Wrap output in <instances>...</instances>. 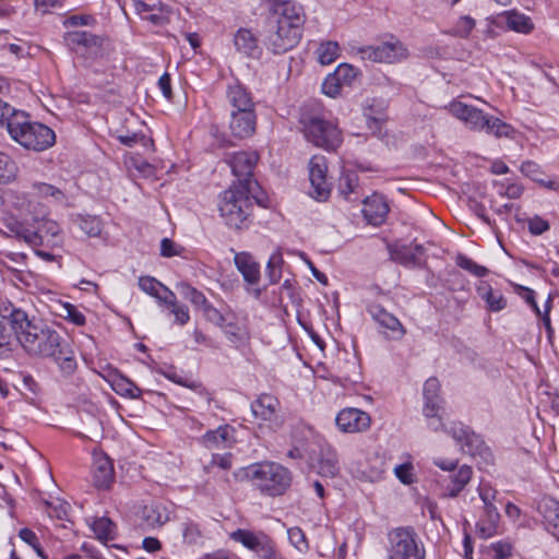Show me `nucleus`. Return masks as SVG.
<instances>
[{
  "label": "nucleus",
  "instance_id": "nucleus-1",
  "mask_svg": "<svg viewBox=\"0 0 559 559\" xmlns=\"http://www.w3.org/2000/svg\"><path fill=\"white\" fill-rule=\"evenodd\" d=\"M12 205L23 215V221L11 218L5 224L16 238L34 248L62 245L63 235L59 224L47 217V207L35 195L16 192Z\"/></svg>",
  "mask_w": 559,
  "mask_h": 559
},
{
  "label": "nucleus",
  "instance_id": "nucleus-2",
  "mask_svg": "<svg viewBox=\"0 0 559 559\" xmlns=\"http://www.w3.org/2000/svg\"><path fill=\"white\" fill-rule=\"evenodd\" d=\"M14 321L21 322L17 340L28 354L52 358L66 377L76 370L72 348L56 330L41 321L28 320L21 311L14 314Z\"/></svg>",
  "mask_w": 559,
  "mask_h": 559
},
{
  "label": "nucleus",
  "instance_id": "nucleus-3",
  "mask_svg": "<svg viewBox=\"0 0 559 559\" xmlns=\"http://www.w3.org/2000/svg\"><path fill=\"white\" fill-rule=\"evenodd\" d=\"M262 204L263 199L259 191L250 188H239L236 183L225 190L218 200V211L226 226L241 229L248 226V217L252 209V201Z\"/></svg>",
  "mask_w": 559,
  "mask_h": 559
},
{
  "label": "nucleus",
  "instance_id": "nucleus-4",
  "mask_svg": "<svg viewBox=\"0 0 559 559\" xmlns=\"http://www.w3.org/2000/svg\"><path fill=\"white\" fill-rule=\"evenodd\" d=\"M447 109L471 131L484 132L498 139L510 138L514 132L511 124L461 100H452Z\"/></svg>",
  "mask_w": 559,
  "mask_h": 559
},
{
  "label": "nucleus",
  "instance_id": "nucleus-5",
  "mask_svg": "<svg viewBox=\"0 0 559 559\" xmlns=\"http://www.w3.org/2000/svg\"><path fill=\"white\" fill-rule=\"evenodd\" d=\"M245 474L264 496H283L292 485L293 476L288 468L275 462H261L245 468Z\"/></svg>",
  "mask_w": 559,
  "mask_h": 559
},
{
  "label": "nucleus",
  "instance_id": "nucleus-6",
  "mask_svg": "<svg viewBox=\"0 0 559 559\" xmlns=\"http://www.w3.org/2000/svg\"><path fill=\"white\" fill-rule=\"evenodd\" d=\"M10 136L26 150L44 151L56 140L55 132L47 126L29 121L26 114L14 118L10 124Z\"/></svg>",
  "mask_w": 559,
  "mask_h": 559
},
{
  "label": "nucleus",
  "instance_id": "nucleus-7",
  "mask_svg": "<svg viewBox=\"0 0 559 559\" xmlns=\"http://www.w3.org/2000/svg\"><path fill=\"white\" fill-rule=\"evenodd\" d=\"M306 139L318 147L335 150L342 143V134L335 124L319 116L302 112L299 119Z\"/></svg>",
  "mask_w": 559,
  "mask_h": 559
},
{
  "label": "nucleus",
  "instance_id": "nucleus-8",
  "mask_svg": "<svg viewBox=\"0 0 559 559\" xmlns=\"http://www.w3.org/2000/svg\"><path fill=\"white\" fill-rule=\"evenodd\" d=\"M388 559H425V547L412 526L396 527L388 534Z\"/></svg>",
  "mask_w": 559,
  "mask_h": 559
},
{
  "label": "nucleus",
  "instance_id": "nucleus-9",
  "mask_svg": "<svg viewBox=\"0 0 559 559\" xmlns=\"http://www.w3.org/2000/svg\"><path fill=\"white\" fill-rule=\"evenodd\" d=\"M259 154L254 151H241L225 154V163L230 167L233 175L237 178L236 186L250 188L260 192V186L253 178V170L259 160Z\"/></svg>",
  "mask_w": 559,
  "mask_h": 559
},
{
  "label": "nucleus",
  "instance_id": "nucleus-10",
  "mask_svg": "<svg viewBox=\"0 0 559 559\" xmlns=\"http://www.w3.org/2000/svg\"><path fill=\"white\" fill-rule=\"evenodd\" d=\"M478 493L484 503V514L476 523V531L479 537L487 539L497 533L500 514L493 502L498 492L489 485L481 484Z\"/></svg>",
  "mask_w": 559,
  "mask_h": 559
},
{
  "label": "nucleus",
  "instance_id": "nucleus-11",
  "mask_svg": "<svg viewBox=\"0 0 559 559\" xmlns=\"http://www.w3.org/2000/svg\"><path fill=\"white\" fill-rule=\"evenodd\" d=\"M266 25L265 45L275 55L285 53L298 44L301 33L292 26L289 27L285 22L281 25L278 22L269 19Z\"/></svg>",
  "mask_w": 559,
  "mask_h": 559
},
{
  "label": "nucleus",
  "instance_id": "nucleus-12",
  "mask_svg": "<svg viewBox=\"0 0 559 559\" xmlns=\"http://www.w3.org/2000/svg\"><path fill=\"white\" fill-rule=\"evenodd\" d=\"M280 401L277 397L263 393L251 403V412L257 419L269 423V427L276 431L284 425V418L278 414Z\"/></svg>",
  "mask_w": 559,
  "mask_h": 559
},
{
  "label": "nucleus",
  "instance_id": "nucleus-13",
  "mask_svg": "<svg viewBox=\"0 0 559 559\" xmlns=\"http://www.w3.org/2000/svg\"><path fill=\"white\" fill-rule=\"evenodd\" d=\"M212 323L221 329L227 340L236 346L243 343L247 338L245 325L231 311L221 312L212 308Z\"/></svg>",
  "mask_w": 559,
  "mask_h": 559
},
{
  "label": "nucleus",
  "instance_id": "nucleus-14",
  "mask_svg": "<svg viewBox=\"0 0 559 559\" xmlns=\"http://www.w3.org/2000/svg\"><path fill=\"white\" fill-rule=\"evenodd\" d=\"M310 195L318 201H325L331 192L326 180V165L321 156H313L309 162Z\"/></svg>",
  "mask_w": 559,
  "mask_h": 559
},
{
  "label": "nucleus",
  "instance_id": "nucleus-15",
  "mask_svg": "<svg viewBox=\"0 0 559 559\" xmlns=\"http://www.w3.org/2000/svg\"><path fill=\"white\" fill-rule=\"evenodd\" d=\"M365 58L374 62H396L407 57V49L400 40L384 41L362 50Z\"/></svg>",
  "mask_w": 559,
  "mask_h": 559
},
{
  "label": "nucleus",
  "instance_id": "nucleus-16",
  "mask_svg": "<svg viewBox=\"0 0 559 559\" xmlns=\"http://www.w3.org/2000/svg\"><path fill=\"white\" fill-rule=\"evenodd\" d=\"M367 311L379 326L383 329L382 332L390 338L401 340L405 335L406 330L400 320L392 313L388 312L381 305H369Z\"/></svg>",
  "mask_w": 559,
  "mask_h": 559
},
{
  "label": "nucleus",
  "instance_id": "nucleus-17",
  "mask_svg": "<svg viewBox=\"0 0 559 559\" xmlns=\"http://www.w3.org/2000/svg\"><path fill=\"white\" fill-rule=\"evenodd\" d=\"M230 538L254 551L260 558L264 557L266 554H271L274 547L271 538L261 532L253 533L248 530L238 528L230 534Z\"/></svg>",
  "mask_w": 559,
  "mask_h": 559
},
{
  "label": "nucleus",
  "instance_id": "nucleus-18",
  "mask_svg": "<svg viewBox=\"0 0 559 559\" xmlns=\"http://www.w3.org/2000/svg\"><path fill=\"white\" fill-rule=\"evenodd\" d=\"M335 423L343 432L354 433L365 431L370 427V416L358 408H344L336 418Z\"/></svg>",
  "mask_w": 559,
  "mask_h": 559
},
{
  "label": "nucleus",
  "instance_id": "nucleus-19",
  "mask_svg": "<svg viewBox=\"0 0 559 559\" xmlns=\"http://www.w3.org/2000/svg\"><path fill=\"white\" fill-rule=\"evenodd\" d=\"M255 128V109L231 110L229 129L234 138L248 139L254 134Z\"/></svg>",
  "mask_w": 559,
  "mask_h": 559
},
{
  "label": "nucleus",
  "instance_id": "nucleus-20",
  "mask_svg": "<svg viewBox=\"0 0 559 559\" xmlns=\"http://www.w3.org/2000/svg\"><path fill=\"white\" fill-rule=\"evenodd\" d=\"M66 40L68 45L78 52L87 53L90 56H97L103 46L102 37L85 31L68 32Z\"/></svg>",
  "mask_w": 559,
  "mask_h": 559
},
{
  "label": "nucleus",
  "instance_id": "nucleus-21",
  "mask_svg": "<svg viewBox=\"0 0 559 559\" xmlns=\"http://www.w3.org/2000/svg\"><path fill=\"white\" fill-rule=\"evenodd\" d=\"M356 69L347 63L340 64L333 74H330L322 84V91L328 96L334 97L343 85H350L356 78Z\"/></svg>",
  "mask_w": 559,
  "mask_h": 559
},
{
  "label": "nucleus",
  "instance_id": "nucleus-22",
  "mask_svg": "<svg viewBox=\"0 0 559 559\" xmlns=\"http://www.w3.org/2000/svg\"><path fill=\"white\" fill-rule=\"evenodd\" d=\"M388 213L389 205L383 195L373 194L364 201L362 214L369 224L373 226L381 225Z\"/></svg>",
  "mask_w": 559,
  "mask_h": 559
},
{
  "label": "nucleus",
  "instance_id": "nucleus-23",
  "mask_svg": "<svg viewBox=\"0 0 559 559\" xmlns=\"http://www.w3.org/2000/svg\"><path fill=\"white\" fill-rule=\"evenodd\" d=\"M424 415L433 418L442 408L443 399L440 396V382L437 378H429L424 384Z\"/></svg>",
  "mask_w": 559,
  "mask_h": 559
},
{
  "label": "nucleus",
  "instance_id": "nucleus-24",
  "mask_svg": "<svg viewBox=\"0 0 559 559\" xmlns=\"http://www.w3.org/2000/svg\"><path fill=\"white\" fill-rule=\"evenodd\" d=\"M226 97L233 107V110L255 109V104L252 99L251 93L238 80L228 84Z\"/></svg>",
  "mask_w": 559,
  "mask_h": 559
},
{
  "label": "nucleus",
  "instance_id": "nucleus-25",
  "mask_svg": "<svg viewBox=\"0 0 559 559\" xmlns=\"http://www.w3.org/2000/svg\"><path fill=\"white\" fill-rule=\"evenodd\" d=\"M271 20L278 22L281 25L285 22L289 27L292 26L301 33V26L305 22L304 9L294 1H284L280 5L278 15L271 17Z\"/></svg>",
  "mask_w": 559,
  "mask_h": 559
},
{
  "label": "nucleus",
  "instance_id": "nucleus-26",
  "mask_svg": "<svg viewBox=\"0 0 559 559\" xmlns=\"http://www.w3.org/2000/svg\"><path fill=\"white\" fill-rule=\"evenodd\" d=\"M238 271L242 274L247 284L255 286L260 281V265L248 252H239L234 257Z\"/></svg>",
  "mask_w": 559,
  "mask_h": 559
},
{
  "label": "nucleus",
  "instance_id": "nucleus-27",
  "mask_svg": "<svg viewBox=\"0 0 559 559\" xmlns=\"http://www.w3.org/2000/svg\"><path fill=\"white\" fill-rule=\"evenodd\" d=\"M93 480L97 488H108L114 480V467L108 456L104 454L94 456Z\"/></svg>",
  "mask_w": 559,
  "mask_h": 559
},
{
  "label": "nucleus",
  "instance_id": "nucleus-28",
  "mask_svg": "<svg viewBox=\"0 0 559 559\" xmlns=\"http://www.w3.org/2000/svg\"><path fill=\"white\" fill-rule=\"evenodd\" d=\"M538 511L543 515L546 530L555 536L559 532V501L544 498L538 503Z\"/></svg>",
  "mask_w": 559,
  "mask_h": 559
},
{
  "label": "nucleus",
  "instance_id": "nucleus-29",
  "mask_svg": "<svg viewBox=\"0 0 559 559\" xmlns=\"http://www.w3.org/2000/svg\"><path fill=\"white\" fill-rule=\"evenodd\" d=\"M473 471L468 465H462L456 472L450 476V483L444 487V497L455 498L464 489L472 479Z\"/></svg>",
  "mask_w": 559,
  "mask_h": 559
},
{
  "label": "nucleus",
  "instance_id": "nucleus-30",
  "mask_svg": "<svg viewBox=\"0 0 559 559\" xmlns=\"http://www.w3.org/2000/svg\"><path fill=\"white\" fill-rule=\"evenodd\" d=\"M235 46L238 51L251 58H259L262 52L258 38L246 28H240L236 33Z\"/></svg>",
  "mask_w": 559,
  "mask_h": 559
},
{
  "label": "nucleus",
  "instance_id": "nucleus-31",
  "mask_svg": "<svg viewBox=\"0 0 559 559\" xmlns=\"http://www.w3.org/2000/svg\"><path fill=\"white\" fill-rule=\"evenodd\" d=\"M477 294L486 302L487 309L498 312L507 307V299L500 290L493 289L488 283L481 282L477 286Z\"/></svg>",
  "mask_w": 559,
  "mask_h": 559
},
{
  "label": "nucleus",
  "instance_id": "nucleus-32",
  "mask_svg": "<svg viewBox=\"0 0 559 559\" xmlns=\"http://www.w3.org/2000/svg\"><path fill=\"white\" fill-rule=\"evenodd\" d=\"M386 249L390 259L404 266H419L420 260L415 253L406 246L401 242L388 243Z\"/></svg>",
  "mask_w": 559,
  "mask_h": 559
},
{
  "label": "nucleus",
  "instance_id": "nucleus-33",
  "mask_svg": "<svg viewBox=\"0 0 559 559\" xmlns=\"http://www.w3.org/2000/svg\"><path fill=\"white\" fill-rule=\"evenodd\" d=\"M142 519L146 526L154 528L168 522L169 512L167 508L160 503H151L143 508Z\"/></svg>",
  "mask_w": 559,
  "mask_h": 559
},
{
  "label": "nucleus",
  "instance_id": "nucleus-34",
  "mask_svg": "<svg viewBox=\"0 0 559 559\" xmlns=\"http://www.w3.org/2000/svg\"><path fill=\"white\" fill-rule=\"evenodd\" d=\"M318 472L320 475L325 477H334L340 472L336 451L330 445L321 449Z\"/></svg>",
  "mask_w": 559,
  "mask_h": 559
},
{
  "label": "nucleus",
  "instance_id": "nucleus-35",
  "mask_svg": "<svg viewBox=\"0 0 559 559\" xmlns=\"http://www.w3.org/2000/svg\"><path fill=\"white\" fill-rule=\"evenodd\" d=\"M236 442V429L228 425H221L215 430H212V449H229Z\"/></svg>",
  "mask_w": 559,
  "mask_h": 559
},
{
  "label": "nucleus",
  "instance_id": "nucleus-36",
  "mask_svg": "<svg viewBox=\"0 0 559 559\" xmlns=\"http://www.w3.org/2000/svg\"><path fill=\"white\" fill-rule=\"evenodd\" d=\"M461 449L464 453L471 456H487L490 455L489 449L485 445L483 439L476 435L474 431H471L463 439V442L460 443Z\"/></svg>",
  "mask_w": 559,
  "mask_h": 559
},
{
  "label": "nucleus",
  "instance_id": "nucleus-37",
  "mask_svg": "<svg viewBox=\"0 0 559 559\" xmlns=\"http://www.w3.org/2000/svg\"><path fill=\"white\" fill-rule=\"evenodd\" d=\"M163 305L167 306L170 312L175 316V322L185 325L189 319L188 308L177 302V297L170 289H165V297H163Z\"/></svg>",
  "mask_w": 559,
  "mask_h": 559
},
{
  "label": "nucleus",
  "instance_id": "nucleus-38",
  "mask_svg": "<svg viewBox=\"0 0 559 559\" xmlns=\"http://www.w3.org/2000/svg\"><path fill=\"white\" fill-rule=\"evenodd\" d=\"M504 19L508 28L514 32L528 34L534 28L531 19L522 13L510 11L506 13Z\"/></svg>",
  "mask_w": 559,
  "mask_h": 559
},
{
  "label": "nucleus",
  "instance_id": "nucleus-39",
  "mask_svg": "<svg viewBox=\"0 0 559 559\" xmlns=\"http://www.w3.org/2000/svg\"><path fill=\"white\" fill-rule=\"evenodd\" d=\"M177 289L183 298L189 300L197 309L202 310L204 313L207 312L206 297L202 292L190 286L188 283H179Z\"/></svg>",
  "mask_w": 559,
  "mask_h": 559
},
{
  "label": "nucleus",
  "instance_id": "nucleus-40",
  "mask_svg": "<svg viewBox=\"0 0 559 559\" xmlns=\"http://www.w3.org/2000/svg\"><path fill=\"white\" fill-rule=\"evenodd\" d=\"M139 287L147 295L156 298L159 304H163V297H165V289H169L156 278L151 276H141L139 278Z\"/></svg>",
  "mask_w": 559,
  "mask_h": 559
},
{
  "label": "nucleus",
  "instance_id": "nucleus-41",
  "mask_svg": "<svg viewBox=\"0 0 559 559\" xmlns=\"http://www.w3.org/2000/svg\"><path fill=\"white\" fill-rule=\"evenodd\" d=\"M92 530L100 540H112L116 537V525L108 518L96 519L92 525Z\"/></svg>",
  "mask_w": 559,
  "mask_h": 559
},
{
  "label": "nucleus",
  "instance_id": "nucleus-42",
  "mask_svg": "<svg viewBox=\"0 0 559 559\" xmlns=\"http://www.w3.org/2000/svg\"><path fill=\"white\" fill-rule=\"evenodd\" d=\"M17 175L15 162L4 153L0 152V185L12 182Z\"/></svg>",
  "mask_w": 559,
  "mask_h": 559
},
{
  "label": "nucleus",
  "instance_id": "nucleus-43",
  "mask_svg": "<svg viewBox=\"0 0 559 559\" xmlns=\"http://www.w3.org/2000/svg\"><path fill=\"white\" fill-rule=\"evenodd\" d=\"M358 187V176L355 171H344L338 179V192L344 199L349 200L350 193H354Z\"/></svg>",
  "mask_w": 559,
  "mask_h": 559
},
{
  "label": "nucleus",
  "instance_id": "nucleus-44",
  "mask_svg": "<svg viewBox=\"0 0 559 559\" xmlns=\"http://www.w3.org/2000/svg\"><path fill=\"white\" fill-rule=\"evenodd\" d=\"M340 47L336 41L322 43L318 49V61L321 64H330L338 57Z\"/></svg>",
  "mask_w": 559,
  "mask_h": 559
},
{
  "label": "nucleus",
  "instance_id": "nucleus-45",
  "mask_svg": "<svg viewBox=\"0 0 559 559\" xmlns=\"http://www.w3.org/2000/svg\"><path fill=\"white\" fill-rule=\"evenodd\" d=\"M455 261L457 266L468 271L469 273L477 277H484L489 273L487 267L477 264L475 261H473L472 259L462 253L457 254Z\"/></svg>",
  "mask_w": 559,
  "mask_h": 559
},
{
  "label": "nucleus",
  "instance_id": "nucleus-46",
  "mask_svg": "<svg viewBox=\"0 0 559 559\" xmlns=\"http://www.w3.org/2000/svg\"><path fill=\"white\" fill-rule=\"evenodd\" d=\"M33 188L38 195L45 198L50 197L53 201L58 203H62L66 200L64 193L59 188L52 185L39 182L35 183Z\"/></svg>",
  "mask_w": 559,
  "mask_h": 559
},
{
  "label": "nucleus",
  "instance_id": "nucleus-47",
  "mask_svg": "<svg viewBox=\"0 0 559 559\" xmlns=\"http://www.w3.org/2000/svg\"><path fill=\"white\" fill-rule=\"evenodd\" d=\"M24 114V111L16 110L11 105L0 99V124L5 126L9 133L10 124L13 122L14 118Z\"/></svg>",
  "mask_w": 559,
  "mask_h": 559
},
{
  "label": "nucleus",
  "instance_id": "nucleus-48",
  "mask_svg": "<svg viewBox=\"0 0 559 559\" xmlns=\"http://www.w3.org/2000/svg\"><path fill=\"white\" fill-rule=\"evenodd\" d=\"M283 263L282 254L280 252L273 253L266 264V273L272 284L281 278V264Z\"/></svg>",
  "mask_w": 559,
  "mask_h": 559
},
{
  "label": "nucleus",
  "instance_id": "nucleus-49",
  "mask_svg": "<svg viewBox=\"0 0 559 559\" xmlns=\"http://www.w3.org/2000/svg\"><path fill=\"white\" fill-rule=\"evenodd\" d=\"M290 544L299 551H306L309 548L308 540L304 531L300 527H290L287 531Z\"/></svg>",
  "mask_w": 559,
  "mask_h": 559
},
{
  "label": "nucleus",
  "instance_id": "nucleus-50",
  "mask_svg": "<svg viewBox=\"0 0 559 559\" xmlns=\"http://www.w3.org/2000/svg\"><path fill=\"white\" fill-rule=\"evenodd\" d=\"M62 316L66 320L72 322L78 326H82L85 324V316L75 306L71 304H63L62 306Z\"/></svg>",
  "mask_w": 559,
  "mask_h": 559
},
{
  "label": "nucleus",
  "instance_id": "nucleus-51",
  "mask_svg": "<svg viewBox=\"0 0 559 559\" xmlns=\"http://www.w3.org/2000/svg\"><path fill=\"white\" fill-rule=\"evenodd\" d=\"M367 128L373 136L382 138L384 135L383 126L385 118L382 116L373 117L365 112Z\"/></svg>",
  "mask_w": 559,
  "mask_h": 559
},
{
  "label": "nucleus",
  "instance_id": "nucleus-52",
  "mask_svg": "<svg viewBox=\"0 0 559 559\" xmlns=\"http://www.w3.org/2000/svg\"><path fill=\"white\" fill-rule=\"evenodd\" d=\"M185 249L182 246L176 243L169 238H163L160 241V255L165 258H171L176 255H182Z\"/></svg>",
  "mask_w": 559,
  "mask_h": 559
},
{
  "label": "nucleus",
  "instance_id": "nucleus-53",
  "mask_svg": "<svg viewBox=\"0 0 559 559\" xmlns=\"http://www.w3.org/2000/svg\"><path fill=\"white\" fill-rule=\"evenodd\" d=\"M394 474L404 485H411L415 480L413 475V465L409 462L396 465L394 467Z\"/></svg>",
  "mask_w": 559,
  "mask_h": 559
},
{
  "label": "nucleus",
  "instance_id": "nucleus-54",
  "mask_svg": "<svg viewBox=\"0 0 559 559\" xmlns=\"http://www.w3.org/2000/svg\"><path fill=\"white\" fill-rule=\"evenodd\" d=\"M475 27V20L468 15L462 16L455 27V34L460 37H467Z\"/></svg>",
  "mask_w": 559,
  "mask_h": 559
},
{
  "label": "nucleus",
  "instance_id": "nucleus-55",
  "mask_svg": "<svg viewBox=\"0 0 559 559\" xmlns=\"http://www.w3.org/2000/svg\"><path fill=\"white\" fill-rule=\"evenodd\" d=\"M444 431L449 433L457 443H461L469 432V429L460 423H454L449 428L445 427Z\"/></svg>",
  "mask_w": 559,
  "mask_h": 559
},
{
  "label": "nucleus",
  "instance_id": "nucleus-56",
  "mask_svg": "<svg viewBox=\"0 0 559 559\" xmlns=\"http://www.w3.org/2000/svg\"><path fill=\"white\" fill-rule=\"evenodd\" d=\"M527 225H528V230L533 235H542L543 233H545L549 229L548 222L543 219L539 216H534L533 218L528 219Z\"/></svg>",
  "mask_w": 559,
  "mask_h": 559
},
{
  "label": "nucleus",
  "instance_id": "nucleus-57",
  "mask_svg": "<svg viewBox=\"0 0 559 559\" xmlns=\"http://www.w3.org/2000/svg\"><path fill=\"white\" fill-rule=\"evenodd\" d=\"M95 22L92 15H72L64 21V25L68 27L79 25H91Z\"/></svg>",
  "mask_w": 559,
  "mask_h": 559
},
{
  "label": "nucleus",
  "instance_id": "nucleus-58",
  "mask_svg": "<svg viewBox=\"0 0 559 559\" xmlns=\"http://www.w3.org/2000/svg\"><path fill=\"white\" fill-rule=\"evenodd\" d=\"M212 465H217L223 469H229L231 467V454H219L212 452Z\"/></svg>",
  "mask_w": 559,
  "mask_h": 559
},
{
  "label": "nucleus",
  "instance_id": "nucleus-59",
  "mask_svg": "<svg viewBox=\"0 0 559 559\" xmlns=\"http://www.w3.org/2000/svg\"><path fill=\"white\" fill-rule=\"evenodd\" d=\"M82 229L88 235V236H97L100 234V222L93 217L90 219H85L82 223Z\"/></svg>",
  "mask_w": 559,
  "mask_h": 559
},
{
  "label": "nucleus",
  "instance_id": "nucleus-60",
  "mask_svg": "<svg viewBox=\"0 0 559 559\" xmlns=\"http://www.w3.org/2000/svg\"><path fill=\"white\" fill-rule=\"evenodd\" d=\"M158 87L160 88L163 95L167 99H171L173 92H171V85H170V76L168 73H164L159 80H158Z\"/></svg>",
  "mask_w": 559,
  "mask_h": 559
},
{
  "label": "nucleus",
  "instance_id": "nucleus-61",
  "mask_svg": "<svg viewBox=\"0 0 559 559\" xmlns=\"http://www.w3.org/2000/svg\"><path fill=\"white\" fill-rule=\"evenodd\" d=\"M117 140L123 144L124 146L132 147L144 136L139 133H130V134H118L116 135Z\"/></svg>",
  "mask_w": 559,
  "mask_h": 559
},
{
  "label": "nucleus",
  "instance_id": "nucleus-62",
  "mask_svg": "<svg viewBox=\"0 0 559 559\" xmlns=\"http://www.w3.org/2000/svg\"><path fill=\"white\" fill-rule=\"evenodd\" d=\"M384 472H385L384 463L380 462L379 466L370 467V469L368 472H365V473H366L367 478L370 481L374 483V481H379V480H381L383 478Z\"/></svg>",
  "mask_w": 559,
  "mask_h": 559
},
{
  "label": "nucleus",
  "instance_id": "nucleus-63",
  "mask_svg": "<svg viewBox=\"0 0 559 559\" xmlns=\"http://www.w3.org/2000/svg\"><path fill=\"white\" fill-rule=\"evenodd\" d=\"M521 171L528 176L530 178H532L533 180L535 181H539V179L537 178V173H538V165L535 164L534 162H524L521 166Z\"/></svg>",
  "mask_w": 559,
  "mask_h": 559
},
{
  "label": "nucleus",
  "instance_id": "nucleus-64",
  "mask_svg": "<svg viewBox=\"0 0 559 559\" xmlns=\"http://www.w3.org/2000/svg\"><path fill=\"white\" fill-rule=\"evenodd\" d=\"M20 538L32 547H37L38 538L29 528H22L19 533Z\"/></svg>",
  "mask_w": 559,
  "mask_h": 559
}]
</instances>
